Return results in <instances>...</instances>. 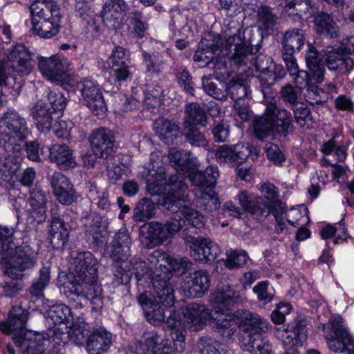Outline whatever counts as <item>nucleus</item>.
Wrapping results in <instances>:
<instances>
[{
	"label": "nucleus",
	"mask_w": 354,
	"mask_h": 354,
	"mask_svg": "<svg viewBox=\"0 0 354 354\" xmlns=\"http://www.w3.org/2000/svg\"><path fill=\"white\" fill-rule=\"evenodd\" d=\"M30 8L32 24L62 15L59 5L54 1L36 0Z\"/></svg>",
	"instance_id": "nucleus-25"
},
{
	"label": "nucleus",
	"mask_w": 354,
	"mask_h": 354,
	"mask_svg": "<svg viewBox=\"0 0 354 354\" xmlns=\"http://www.w3.org/2000/svg\"><path fill=\"white\" fill-rule=\"evenodd\" d=\"M13 228L0 225V254L9 253L15 247Z\"/></svg>",
	"instance_id": "nucleus-61"
},
{
	"label": "nucleus",
	"mask_w": 354,
	"mask_h": 354,
	"mask_svg": "<svg viewBox=\"0 0 354 354\" xmlns=\"http://www.w3.org/2000/svg\"><path fill=\"white\" fill-rule=\"evenodd\" d=\"M74 274L72 279L68 277L64 287L70 288L87 281H95L97 279V263L96 259L90 252H82L76 254L73 258Z\"/></svg>",
	"instance_id": "nucleus-10"
},
{
	"label": "nucleus",
	"mask_w": 354,
	"mask_h": 354,
	"mask_svg": "<svg viewBox=\"0 0 354 354\" xmlns=\"http://www.w3.org/2000/svg\"><path fill=\"white\" fill-rule=\"evenodd\" d=\"M26 203L28 207H27L26 212L28 218L37 223L45 221L47 217V196L45 193L37 188L30 189Z\"/></svg>",
	"instance_id": "nucleus-18"
},
{
	"label": "nucleus",
	"mask_w": 354,
	"mask_h": 354,
	"mask_svg": "<svg viewBox=\"0 0 354 354\" xmlns=\"http://www.w3.org/2000/svg\"><path fill=\"white\" fill-rule=\"evenodd\" d=\"M166 168L162 160L152 161L147 179V191L151 195L161 194L167 187Z\"/></svg>",
	"instance_id": "nucleus-21"
},
{
	"label": "nucleus",
	"mask_w": 354,
	"mask_h": 354,
	"mask_svg": "<svg viewBox=\"0 0 354 354\" xmlns=\"http://www.w3.org/2000/svg\"><path fill=\"white\" fill-rule=\"evenodd\" d=\"M201 354H229L225 345L210 337H202L198 341Z\"/></svg>",
	"instance_id": "nucleus-48"
},
{
	"label": "nucleus",
	"mask_w": 354,
	"mask_h": 354,
	"mask_svg": "<svg viewBox=\"0 0 354 354\" xmlns=\"http://www.w3.org/2000/svg\"><path fill=\"white\" fill-rule=\"evenodd\" d=\"M82 222L87 238L95 245H102L104 242L102 218L90 214L84 217Z\"/></svg>",
	"instance_id": "nucleus-30"
},
{
	"label": "nucleus",
	"mask_w": 354,
	"mask_h": 354,
	"mask_svg": "<svg viewBox=\"0 0 354 354\" xmlns=\"http://www.w3.org/2000/svg\"><path fill=\"white\" fill-rule=\"evenodd\" d=\"M187 176L182 172L173 174L168 178L167 183L168 192L162 199L161 205L172 214L180 213L187 199L188 185Z\"/></svg>",
	"instance_id": "nucleus-7"
},
{
	"label": "nucleus",
	"mask_w": 354,
	"mask_h": 354,
	"mask_svg": "<svg viewBox=\"0 0 354 354\" xmlns=\"http://www.w3.org/2000/svg\"><path fill=\"white\" fill-rule=\"evenodd\" d=\"M180 213L185 218L184 221L179 219L181 221L182 225L187 222V224L191 225L192 227L197 229H200L204 226L203 216L188 205L184 207Z\"/></svg>",
	"instance_id": "nucleus-58"
},
{
	"label": "nucleus",
	"mask_w": 354,
	"mask_h": 354,
	"mask_svg": "<svg viewBox=\"0 0 354 354\" xmlns=\"http://www.w3.org/2000/svg\"><path fill=\"white\" fill-rule=\"evenodd\" d=\"M226 256L224 265L230 270L243 267L250 259L249 256L244 250H230L226 252Z\"/></svg>",
	"instance_id": "nucleus-54"
},
{
	"label": "nucleus",
	"mask_w": 354,
	"mask_h": 354,
	"mask_svg": "<svg viewBox=\"0 0 354 354\" xmlns=\"http://www.w3.org/2000/svg\"><path fill=\"white\" fill-rule=\"evenodd\" d=\"M75 12L82 20L86 33H97L100 27L96 23L97 14L92 8L87 0H79L76 1Z\"/></svg>",
	"instance_id": "nucleus-28"
},
{
	"label": "nucleus",
	"mask_w": 354,
	"mask_h": 354,
	"mask_svg": "<svg viewBox=\"0 0 354 354\" xmlns=\"http://www.w3.org/2000/svg\"><path fill=\"white\" fill-rule=\"evenodd\" d=\"M131 34L133 38L142 39L145 37L149 25L142 12L138 10L130 12L127 16Z\"/></svg>",
	"instance_id": "nucleus-39"
},
{
	"label": "nucleus",
	"mask_w": 354,
	"mask_h": 354,
	"mask_svg": "<svg viewBox=\"0 0 354 354\" xmlns=\"http://www.w3.org/2000/svg\"><path fill=\"white\" fill-rule=\"evenodd\" d=\"M32 57L24 45H17L8 55L6 66L19 76L28 75L32 70Z\"/></svg>",
	"instance_id": "nucleus-16"
},
{
	"label": "nucleus",
	"mask_w": 354,
	"mask_h": 354,
	"mask_svg": "<svg viewBox=\"0 0 354 354\" xmlns=\"http://www.w3.org/2000/svg\"><path fill=\"white\" fill-rule=\"evenodd\" d=\"M62 15L54 17L32 25V31L34 34L37 35L41 38L50 39L56 36L61 28V19Z\"/></svg>",
	"instance_id": "nucleus-37"
},
{
	"label": "nucleus",
	"mask_w": 354,
	"mask_h": 354,
	"mask_svg": "<svg viewBox=\"0 0 354 354\" xmlns=\"http://www.w3.org/2000/svg\"><path fill=\"white\" fill-rule=\"evenodd\" d=\"M275 93L274 91L270 95H263L265 110L262 115L256 117L253 121L254 133L259 140L272 136L274 130L283 136L293 131L292 113L284 108L277 107Z\"/></svg>",
	"instance_id": "nucleus-3"
},
{
	"label": "nucleus",
	"mask_w": 354,
	"mask_h": 354,
	"mask_svg": "<svg viewBox=\"0 0 354 354\" xmlns=\"http://www.w3.org/2000/svg\"><path fill=\"white\" fill-rule=\"evenodd\" d=\"M169 159L170 164L174 167H176V169H180V172L185 175L183 171L189 169L191 162L189 152L182 149H171L169 151ZM179 172L177 171L175 174Z\"/></svg>",
	"instance_id": "nucleus-51"
},
{
	"label": "nucleus",
	"mask_w": 354,
	"mask_h": 354,
	"mask_svg": "<svg viewBox=\"0 0 354 354\" xmlns=\"http://www.w3.org/2000/svg\"><path fill=\"white\" fill-rule=\"evenodd\" d=\"M305 42L306 37L302 29H289L284 32L283 36L282 52L295 54L301 50Z\"/></svg>",
	"instance_id": "nucleus-33"
},
{
	"label": "nucleus",
	"mask_w": 354,
	"mask_h": 354,
	"mask_svg": "<svg viewBox=\"0 0 354 354\" xmlns=\"http://www.w3.org/2000/svg\"><path fill=\"white\" fill-rule=\"evenodd\" d=\"M180 213L185 218L184 221L179 219L181 221L182 225L187 222V224L191 225L192 227L197 229H200L204 226L203 216L188 205L184 207Z\"/></svg>",
	"instance_id": "nucleus-57"
},
{
	"label": "nucleus",
	"mask_w": 354,
	"mask_h": 354,
	"mask_svg": "<svg viewBox=\"0 0 354 354\" xmlns=\"http://www.w3.org/2000/svg\"><path fill=\"white\" fill-rule=\"evenodd\" d=\"M78 86L85 104L93 114L103 117L107 109L98 84L93 80L85 78Z\"/></svg>",
	"instance_id": "nucleus-13"
},
{
	"label": "nucleus",
	"mask_w": 354,
	"mask_h": 354,
	"mask_svg": "<svg viewBox=\"0 0 354 354\" xmlns=\"http://www.w3.org/2000/svg\"><path fill=\"white\" fill-rule=\"evenodd\" d=\"M162 342V337L156 332L152 331L145 337L144 343H139L136 346V353L154 354L160 349L159 346Z\"/></svg>",
	"instance_id": "nucleus-50"
},
{
	"label": "nucleus",
	"mask_w": 354,
	"mask_h": 354,
	"mask_svg": "<svg viewBox=\"0 0 354 354\" xmlns=\"http://www.w3.org/2000/svg\"><path fill=\"white\" fill-rule=\"evenodd\" d=\"M183 239L187 244L191 257L201 263H212L220 254L218 245L205 236L195 237L184 234Z\"/></svg>",
	"instance_id": "nucleus-11"
},
{
	"label": "nucleus",
	"mask_w": 354,
	"mask_h": 354,
	"mask_svg": "<svg viewBox=\"0 0 354 354\" xmlns=\"http://www.w3.org/2000/svg\"><path fill=\"white\" fill-rule=\"evenodd\" d=\"M278 18L268 6H261L257 10V22L266 30H272Z\"/></svg>",
	"instance_id": "nucleus-53"
},
{
	"label": "nucleus",
	"mask_w": 354,
	"mask_h": 354,
	"mask_svg": "<svg viewBox=\"0 0 354 354\" xmlns=\"http://www.w3.org/2000/svg\"><path fill=\"white\" fill-rule=\"evenodd\" d=\"M170 279V272L167 269L162 270L160 264L159 269H156L154 276L151 280L154 299H151L147 292H143L137 297L146 318L154 324H158L165 319V314L160 304L167 308L174 304V290L169 281Z\"/></svg>",
	"instance_id": "nucleus-2"
},
{
	"label": "nucleus",
	"mask_w": 354,
	"mask_h": 354,
	"mask_svg": "<svg viewBox=\"0 0 354 354\" xmlns=\"http://www.w3.org/2000/svg\"><path fill=\"white\" fill-rule=\"evenodd\" d=\"M48 317L55 324L68 323L73 321V315L71 308L64 304H55L50 307L48 312Z\"/></svg>",
	"instance_id": "nucleus-46"
},
{
	"label": "nucleus",
	"mask_w": 354,
	"mask_h": 354,
	"mask_svg": "<svg viewBox=\"0 0 354 354\" xmlns=\"http://www.w3.org/2000/svg\"><path fill=\"white\" fill-rule=\"evenodd\" d=\"M261 192L263 196L272 203L274 208H276L274 212L276 214L275 220L277 223L276 230L278 233L282 232L286 226L283 221V214H285V205L279 199V192L277 187L270 183H264L261 186Z\"/></svg>",
	"instance_id": "nucleus-24"
},
{
	"label": "nucleus",
	"mask_w": 354,
	"mask_h": 354,
	"mask_svg": "<svg viewBox=\"0 0 354 354\" xmlns=\"http://www.w3.org/2000/svg\"><path fill=\"white\" fill-rule=\"evenodd\" d=\"M39 245L35 243L23 242L16 247L5 273L12 279L22 276L21 272L34 268L37 263Z\"/></svg>",
	"instance_id": "nucleus-8"
},
{
	"label": "nucleus",
	"mask_w": 354,
	"mask_h": 354,
	"mask_svg": "<svg viewBox=\"0 0 354 354\" xmlns=\"http://www.w3.org/2000/svg\"><path fill=\"white\" fill-rule=\"evenodd\" d=\"M69 289L77 298L82 297L84 301L90 300L94 310H97L102 308L103 304L102 288L98 283L97 279L95 281L73 285Z\"/></svg>",
	"instance_id": "nucleus-19"
},
{
	"label": "nucleus",
	"mask_w": 354,
	"mask_h": 354,
	"mask_svg": "<svg viewBox=\"0 0 354 354\" xmlns=\"http://www.w3.org/2000/svg\"><path fill=\"white\" fill-rule=\"evenodd\" d=\"M196 204L201 209L211 212L218 209L221 202L212 188L199 190L196 193Z\"/></svg>",
	"instance_id": "nucleus-41"
},
{
	"label": "nucleus",
	"mask_w": 354,
	"mask_h": 354,
	"mask_svg": "<svg viewBox=\"0 0 354 354\" xmlns=\"http://www.w3.org/2000/svg\"><path fill=\"white\" fill-rule=\"evenodd\" d=\"M88 197L92 203L95 205L98 209L106 212L110 209L111 202L107 193L99 192L96 190L95 187L91 186L88 192Z\"/></svg>",
	"instance_id": "nucleus-62"
},
{
	"label": "nucleus",
	"mask_w": 354,
	"mask_h": 354,
	"mask_svg": "<svg viewBox=\"0 0 354 354\" xmlns=\"http://www.w3.org/2000/svg\"><path fill=\"white\" fill-rule=\"evenodd\" d=\"M306 62L309 70L313 73L316 82H322L324 80V65L319 52L310 44L308 45Z\"/></svg>",
	"instance_id": "nucleus-42"
},
{
	"label": "nucleus",
	"mask_w": 354,
	"mask_h": 354,
	"mask_svg": "<svg viewBox=\"0 0 354 354\" xmlns=\"http://www.w3.org/2000/svg\"><path fill=\"white\" fill-rule=\"evenodd\" d=\"M292 77L297 87L300 90L307 87V95L309 97L313 95H318L319 93V90L317 87L309 84V75L307 71L299 70Z\"/></svg>",
	"instance_id": "nucleus-59"
},
{
	"label": "nucleus",
	"mask_w": 354,
	"mask_h": 354,
	"mask_svg": "<svg viewBox=\"0 0 354 354\" xmlns=\"http://www.w3.org/2000/svg\"><path fill=\"white\" fill-rule=\"evenodd\" d=\"M48 158L51 162L64 171L73 169L77 166L73 151L65 144H55L48 149Z\"/></svg>",
	"instance_id": "nucleus-22"
},
{
	"label": "nucleus",
	"mask_w": 354,
	"mask_h": 354,
	"mask_svg": "<svg viewBox=\"0 0 354 354\" xmlns=\"http://www.w3.org/2000/svg\"><path fill=\"white\" fill-rule=\"evenodd\" d=\"M248 350L251 353L259 352V354H274L272 346L264 337L262 333H248Z\"/></svg>",
	"instance_id": "nucleus-47"
},
{
	"label": "nucleus",
	"mask_w": 354,
	"mask_h": 354,
	"mask_svg": "<svg viewBox=\"0 0 354 354\" xmlns=\"http://www.w3.org/2000/svg\"><path fill=\"white\" fill-rule=\"evenodd\" d=\"M160 93L161 91L159 90H152L145 93L143 101L145 109H147L152 113L158 112L159 107L162 102Z\"/></svg>",
	"instance_id": "nucleus-60"
},
{
	"label": "nucleus",
	"mask_w": 354,
	"mask_h": 354,
	"mask_svg": "<svg viewBox=\"0 0 354 354\" xmlns=\"http://www.w3.org/2000/svg\"><path fill=\"white\" fill-rule=\"evenodd\" d=\"M219 175L216 166L207 167L203 171H192L189 174V180L200 190L213 188Z\"/></svg>",
	"instance_id": "nucleus-31"
},
{
	"label": "nucleus",
	"mask_w": 354,
	"mask_h": 354,
	"mask_svg": "<svg viewBox=\"0 0 354 354\" xmlns=\"http://www.w3.org/2000/svg\"><path fill=\"white\" fill-rule=\"evenodd\" d=\"M192 305V304L189 305L186 308L185 312H184V323H182L180 315L176 312H173L172 313H171L166 321L167 326L173 330V331L171 333V337H172L173 334L177 332H181L184 336L185 344L186 335L185 328H188L192 330H194L191 327L188 326V323L185 317V313H187V308Z\"/></svg>",
	"instance_id": "nucleus-56"
},
{
	"label": "nucleus",
	"mask_w": 354,
	"mask_h": 354,
	"mask_svg": "<svg viewBox=\"0 0 354 354\" xmlns=\"http://www.w3.org/2000/svg\"><path fill=\"white\" fill-rule=\"evenodd\" d=\"M153 128L160 140L168 145L177 138L180 130L178 124L164 118L156 120Z\"/></svg>",
	"instance_id": "nucleus-36"
},
{
	"label": "nucleus",
	"mask_w": 354,
	"mask_h": 354,
	"mask_svg": "<svg viewBox=\"0 0 354 354\" xmlns=\"http://www.w3.org/2000/svg\"><path fill=\"white\" fill-rule=\"evenodd\" d=\"M243 32L241 29L232 36H230L227 39L228 45V57L232 63L236 66H247L250 68V64L253 63L254 55L261 48L260 42L262 41L261 37L257 44H254L252 39L245 40L243 38Z\"/></svg>",
	"instance_id": "nucleus-6"
},
{
	"label": "nucleus",
	"mask_w": 354,
	"mask_h": 354,
	"mask_svg": "<svg viewBox=\"0 0 354 354\" xmlns=\"http://www.w3.org/2000/svg\"><path fill=\"white\" fill-rule=\"evenodd\" d=\"M156 212V206L150 198L140 199L133 209V218L136 221L145 222L152 218Z\"/></svg>",
	"instance_id": "nucleus-44"
},
{
	"label": "nucleus",
	"mask_w": 354,
	"mask_h": 354,
	"mask_svg": "<svg viewBox=\"0 0 354 354\" xmlns=\"http://www.w3.org/2000/svg\"><path fill=\"white\" fill-rule=\"evenodd\" d=\"M50 279V269L48 268H42L39 272L38 278L33 281L28 289L31 298L39 299L44 297V290L48 286Z\"/></svg>",
	"instance_id": "nucleus-45"
},
{
	"label": "nucleus",
	"mask_w": 354,
	"mask_h": 354,
	"mask_svg": "<svg viewBox=\"0 0 354 354\" xmlns=\"http://www.w3.org/2000/svg\"><path fill=\"white\" fill-rule=\"evenodd\" d=\"M218 50V45L213 41L208 42L207 40H201L193 59L194 62L198 63L200 67L207 66L213 62Z\"/></svg>",
	"instance_id": "nucleus-38"
},
{
	"label": "nucleus",
	"mask_w": 354,
	"mask_h": 354,
	"mask_svg": "<svg viewBox=\"0 0 354 354\" xmlns=\"http://www.w3.org/2000/svg\"><path fill=\"white\" fill-rule=\"evenodd\" d=\"M251 151L243 143L234 145H223L215 151V157L220 164H227L231 167L242 163L249 156Z\"/></svg>",
	"instance_id": "nucleus-17"
},
{
	"label": "nucleus",
	"mask_w": 354,
	"mask_h": 354,
	"mask_svg": "<svg viewBox=\"0 0 354 354\" xmlns=\"http://www.w3.org/2000/svg\"><path fill=\"white\" fill-rule=\"evenodd\" d=\"M313 22L319 34L330 38L338 36L339 27L328 13L317 12L314 17Z\"/></svg>",
	"instance_id": "nucleus-34"
},
{
	"label": "nucleus",
	"mask_w": 354,
	"mask_h": 354,
	"mask_svg": "<svg viewBox=\"0 0 354 354\" xmlns=\"http://www.w3.org/2000/svg\"><path fill=\"white\" fill-rule=\"evenodd\" d=\"M115 139L113 132L109 129H95L89 138L92 151L100 158H109L114 152Z\"/></svg>",
	"instance_id": "nucleus-15"
},
{
	"label": "nucleus",
	"mask_w": 354,
	"mask_h": 354,
	"mask_svg": "<svg viewBox=\"0 0 354 354\" xmlns=\"http://www.w3.org/2000/svg\"><path fill=\"white\" fill-rule=\"evenodd\" d=\"M55 113L46 102H38L33 107L31 115L36 121L38 129L42 131H49L53 121Z\"/></svg>",
	"instance_id": "nucleus-35"
},
{
	"label": "nucleus",
	"mask_w": 354,
	"mask_h": 354,
	"mask_svg": "<svg viewBox=\"0 0 354 354\" xmlns=\"http://www.w3.org/2000/svg\"><path fill=\"white\" fill-rule=\"evenodd\" d=\"M215 315L212 314L204 305L193 304L185 313L188 326L194 331L201 330L209 319L212 326L224 338H231L238 326L246 333H266L268 330V322L258 314L245 310L234 313L228 308L214 306Z\"/></svg>",
	"instance_id": "nucleus-1"
},
{
	"label": "nucleus",
	"mask_w": 354,
	"mask_h": 354,
	"mask_svg": "<svg viewBox=\"0 0 354 354\" xmlns=\"http://www.w3.org/2000/svg\"><path fill=\"white\" fill-rule=\"evenodd\" d=\"M142 58L146 73L149 75H159L167 65V62L163 59L162 55L157 52L149 53L143 51Z\"/></svg>",
	"instance_id": "nucleus-43"
},
{
	"label": "nucleus",
	"mask_w": 354,
	"mask_h": 354,
	"mask_svg": "<svg viewBox=\"0 0 354 354\" xmlns=\"http://www.w3.org/2000/svg\"><path fill=\"white\" fill-rule=\"evenodd\" d=\"M188 293L192 297H201L210 286L209 276L206 270H197L190 273L189 280Z\"/></svg>",
	"instance_id": "nucleus-29"
},
{
	"label": "nucleus",
	"mask_w": 354,
	"mask_h": 354,
	"mask_svg": "<svg viewBox=\"0 0 354 354\" xmlns=\"http://www.w3.org/2000/svg\"><path fill=\"white\" fill-rule=\"evenodd\" d=\"M207 123V113L199 104L189 102L185 105L183 126L206 127Z\"/></svg>",
	"instance_id": "nucleus-32"
},
{
	"label": "nucleus",
	"mask_w": 354,
	"mask_h": 354,
	"mask_svg": "<svg viewBox=\"0 0 354 354\" xmlns=\"http://www.w3.org/2000/svg\"><path fill=\"white\" fill-rule=\"evenodd\" d=\"M173 346L167 344V341L163 344L162 351L159 354H176L181 353L185 349L184 336L181 332H177L172 335Z\"/></svg>",
	"instance_id": "nucleus-63"
},
{
	"label": "nucleus",
	"mask_w": 354,
	"mask_h": 354,
	"mask_svg": "<svg viewBox=\"0 0 354 354\" xmlns=\"http://www.w3.org/2000/svg\"><path fill=\"white\" fill-rule=\"evenodd\" d=\"M31 135L26 118L14 109H8L0 118V142H4L8 152H19Z\"/></svg>",
	"instance_id": "nucleus-4"
},
{
	"label": "nucleus",
	"mask_w": 354,
	"mask_h": 354,
	"mask_svg": "<svg viewBox=\"0 0 354 354\" xmlns=\"http://www.w3.org/2000/svg\"><path fill=\"white\" fill-rule=\"evenodd\" d=\"M241 301L239 292L234 290L231 286L225 285L218 287L213 293V302L216 306L220 305L230 306Z\"/></svg>",
	"instance_id": "nucleus-40"
},
{
	"label": "nucleus",
	"mask_w": 354,
	"mask_h": 354,
	"mask_svg": "<svg viewBox=\"0 0 354 354\" xmlns=\"http://www.w3.org/2000/svg\"><path fill=\"white\" fill-rule=\"evenodd\" d=\"M324 333L330 351L335 353L346 351L348 354H354V338L341 316L333 315L329 319Z\"/></svg>",
	"instance_id": "nucleus-5"
},
{
	"label": "nucleus",
	"mask_w": 354,
	"mask_h": 354,
	"mask_svg": "<svg viewBox=\"0 0 354 354\" xmlns=\"http://www.w3.org/2000/svg\"><path fill=\"white\" fill-rule=\"evenodd\" d=\"M38 67L41 74L51 81L61 80L66 73V63L58 55L39 58Z\"/></svg>",
	"instance_id": "nucleus-23"
},
{
	"label": "nucleus",
	"mask_w": 354,
	"mask_h": 354,
	"mask_svg": "<svg viewBox=\"0 0 354 354\" xmlns=\"http://www.w3.org/2000/svg\"><path fill=\"white\" fill-rule=\"evenodd\" d=\"M183 133L185 141L192 147H205L208 145L207 140L197 126H183Z\"/></svg>",
	"instance_id": "nucleus-49"
},
{
	"label": "nucleus",
	"mask_w": 354,
	"mask_h": 354,
	"mask_svg": "<svg viewBox=\"0 0 354 354\" xmlns=\"http://www.w3.org/2000/svg\"><path fill=\"white\" fill-rule=\"evenodd\" d=\"M251 66H254L257 71H259V76L260 82V91L262 95H270L274 89L272 86L277 80L275 73L276 66L272 59L265 55H254L253 63Z\"/></svg>",
	"instance_id": "nucleus-14"
},
{
	"label": "nucleus",
	"mask_w": 354,
	"mask_h": 354,
	"mask_svg": "<svg viewBox=\"0 0 354 354\" xmlns=\"http://www.w3.org/2000/svg\"><path fill=\"white\" fill-rule=\"evenodd\" d=\"M176 77L179 86L183 88L185 92L194 96L195 91L194 82L189 72L186 68L180 67L177 70Z\"/></svg>",
	"instance_id": "nucleus-64"
},
{
	"label": "nucleus",
	"mask_w": 354,
	"mask_h": 354,
	"mask_svg": "<svg viewBox=\"0 0 354 354\" xmlns=\"http://www.w3.org/2000/svg\"><path fill=\"white\" fill-rule=\"evenodd\" d=\"M113 344V335L103 327L93 329L86 337V350L88 354L106 352Z\"/></svg>",
	"instance_id": "nucleus-20"
},
{
	"label": "nucleus",
	"mask_w": 354,
	"mask_h": 354,
	"mask_svg": "<svg viewBox=\"0 0 354 354\" xmlns=\"http://www.w3.org/2000/svg\"><path fill=\"white\" fill-rule=\"evenodd\" d=\"M353 52V39L347 38L337 48L328 46L325 50L324 57L330 70L338 71L341 73H348L354 67V61L347 55Z\"/></svg>",
	"instance_id": "nucleus-9"
},
{
	"label": "nucleus",
	"mask_w": 354,
	"mask_h": 354,
	"mask_svg": "<svg viewBox=\"0 0 354 354\" xmlns=\"http://www.w3.org/2000/svg\"><path fill=\"white\" fill-rule=\"evenodd\" d=\"M50 335L47 333H37L34 338L26 339L19 336L13 337L14 344L17 347H26L23 354H45L46 348L49 344Z\"/></svg>",
	"instance_id": "nucleus-26"
},
{
	"label": "nucleus",
	"mask_w": 354,
	"mask_h": 354,
	"mask_svg": "<svg viewBox=\"0 0 354 354\" xmlns=\"http://www.w3.org/2000/svg\"><path fill=\"white\" fill-rule=\"evenodd\" d=\"M165 261L169 268L163 266L162 270H168L171 273V276L172 275L171 271L176 272L178 274H183L188 271L192 266V261L187 257L174 258L167 257Z\"/></svg>",
	"instance_id": "nucleus-55"
},
{
	"label": "nucleus",
	"mask_w": 354,
	"mask_h": 354,
	"mask_svg": "<svg viewBox=\"0 0 354 354\" xmlns=\"http://www.w3.org/2000/svg\"><path fill=\"white\" fill-rule=\"evenodd\" d=\"M28 310L21 306L13 307L9 313L6 322H0V330L6 334L12 332H21L28 320Z\"/></svg>",
	"instance_id": "nucleus-27"
},
{
	"label": "nucleus",
	"mask_w": 354,
	"mask_h": 354,
	"mask_svg": "<svg viewBox=\"0 0 354 354\" xmlns=\"http://www.w3.org/2000/svg\"><path fill=\"white\" fill-rule=\"evenodd\" d=\"M129 264V261L113 262L112 271L117 285L127 284L131 281L133 270Z\"/></svg>",
	"instance_id": "nucleus-52"
},
{
	"label": "nucleus",
	"mask_w": 354,
	"mask_h": 354,
	"mask_svg": "<svg viewBox=\"0 0 354 354\" xmlns=\"http://www.w3.org/2000/svg\"><path fill=\"white\" fill-rule=\"evenodd\" d=\"M182 227L181 221L171 219L165 223L151 221L144 224L140 227V234L149 240L147 246L152 248L162 243L169 237L176 234Z\"/></svg>",
	"instance_id": "nucleus-12"
}]
</instances>
